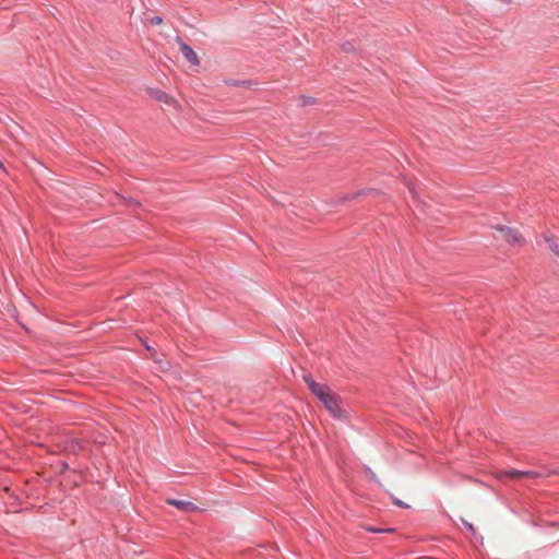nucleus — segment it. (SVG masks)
Masks as SVG:
<instances>
[{
  "label": "nucleus",
  "instance_id": "f03ea898",
  "mask_svg": "<svg viewBox=\"0 0 559 559\" xmlns=\"http://www.w3.org/2000/svg\"><path fill=\"white\" fill-rule=\"evenodd\" d=\"M495 228L499 230L502 234L504 240L512 246H522L525 242L524 238L516 229L504 225H497Z\"/></svg>",
  "mask_w": 559,
  "mask_h": 559
},
{
  "label": "nucleus",
  "instance_id": "2eb2a0df",
  "mask_svg": "<svg viewBox=\"0 0 559 559\" xmlns=\"http://www.w3.org/2000/svg\"><path fill=\"white\" fill-rule=\"evenodd\" d=\"M367 531L371 532V533H384V532H393L394 530L393 528H388V530H383V528H377V527H368Z\"/></svg>",
  "mask_w": 559,
  "mask_h": 559
},
{
  "label": "nucleus",
  "instance_id": "7ed1b4c3",
  "mask_svg": "<svg viewBox=\"0 0 559 559\" xmlns=\"http://www.w3.org/2000/svg\"><path fill=\"white\" fill-rule=\"evenodd\" d=\"M501 476L508 477L510 479H521V478H535L537 477V473L532 471H518V469H506L501 472Z\"/></svg>",
  "mask_w": 559,
  "mask_h": 559
},
{
  "label": "nucleus",
  "instance_id": "6ab92c4d",
  "mask_svg": "<svg viewBox=\"0 0 559 559\" xmlns=\"http://www.w3.org/2000/svg\"><path fill=\"white\" fill-rule=\"evenodd\" d=\"M0 169H1V170H3V171H5L4 166H3V164H2V162H1V160H0Z\"/></svg>",
  "mask_w": 559,
  "mask_h": 559
},
{
  "label": "nucleus",
  "instance_id": "ddd939ff",
  "mask_svg": "<svg viewBox=\"0 0 559 559\" xmlns=\"http://www.w3.org/2000/svg\"><path fill=\"white\" fill-rule=\"evenodd\" d=\"M462 523H463V525L466 527V530H467L468 532H471V534H473V535H475V534H476V530H475V527H474V525H473L472 523H469V522H467V521H465V520H463V519H462Z\"/></svg>",
  "mask_w": 559,
  "mask_h": 559
},
{
  "label": "nucleus",
  "instance_id": "9b49d317",
  "mask_svg": "<svg viewBox=\"0 0 559 559\" xmlns=\"http://www.w3.org/2000/svg\"><path fill=\"white\" fill-rule=\"evenodd\" d=\"M365 474L367 475V477L371 480V481H376V483H379L376 474L372 472V469L368 466L365 467L364 469Z\"/></svg>",
  "mask_w": 559,
  "mask_h": 559
},
{
  "label": "nucleus",
  "instance_id": "f8f14e48",
  "mask_svg": "<svg viewBox=\"0 0 559 559\" xmlns=\"http://www.w3.org/2000/svg\"><path fill=\"white\" fill-rule=\"evenodd\" d=\"M392 502H393V504H395L396 507H400V508H404V509L409 508L408 504H406L405 502H403L402 500H400L399 498H395V497H392Z\"/></svg>",
  "mask_w": 559,
  "mask_h": 559
},
{
  "label": "nucleus",
  "instance_id": "f3484780",
  "mask_svg": "<svg viewBox=\"0 0 559 559\" xmlns=\"http://www.w3.org/2000/svg\"><path fill=\"white\" fill-rule=\"evenodd\" d=\"M549 248L559 257V245L551 242L549 243Z\"/></svg>",
  "mask_w": 559,
  "mask_h": 559
},
{
  "label": "nucleus",
  "instance_id": "39448f33",
  "mask_svg": "<svg viewBox=\"0 0 559 559\" xmlns=\"http://www.w3.org/2000/svg\"><path fill=\"white\" fill-rule=\"evenodd\" d=\"M179 48L183 57L193 66H199L200 61L194 50L186 43L179 39Z\"/></svg>",
  "mask_w": 559,
  "mask_h": 559
},
{
  "label": "nucleus",
  "instance_id": "20e7f679",
  "mask_svg": "<svg viewBox=\"0 0 559 559\" xmlns=\"http://www.w3.org/2000/svg\"><path fill=\"white\" fill-rule=\"evenodd\" d=\"M166 503L183 512H195L200 510L194 503L179 499H167Z\"/></svg>",
  "mask_w": 559,
  "mask_h": 559
},
{
  "label": "nucleus",
  "instance_id": "9d476101",
  "mask_svg": "<svg viewBox=\"0 0 559 559\" xmlns=\"http://www.w3.org/2000/svg\"><path fill=\"white\" fill-rule=\"evenodd\" d=\"M344 52L350 53L355 51V47L350 41H345L341 45Z\"/></svg>",
  "mask_w": 559,
  "mask_h": 559
},
{
  "label": "nucleus",
  "instance_id": "f257e3e1",
  "mask_svg": "<svg viewBox=\"0 0 559 559\" xmlns=\"http://www.w3.org/2000/svg\"><path fill=\"white\" fill-rule=\"evenodd\" d=\"M304 381L310 392L323 404L333 418L346 419V411L341 407V397L329 385L318 383L310 373L304 374Z\"/></svg>",
  "mask_w": 559,
  "mask_h": 559
},
{
  "label": "nucleus",
  "instance_id": "6e6552de",
  "mask_svg": "<svg viewBox=\"0 0 559 559\" xmlns=\"http://www.w3.org/2000/svg\"><path fill=\"white\" fill-rule=\"evenodd\" d=\"M225 84L229 85V86L249 87L251 85V82L250 81H239V80L229 79V80L225 81Z\"/></svg>",
  "mask_w": 559,
  "mask_h": 559
},
{
  "label": "nucleus",
  "instance_id": "dca6fc26",
  "mask_svg": "<svg viewBox=\"0 0 559 559\" xmlns=\"http://www.w3.org/2000/svg\"><path fill=\"white\" fill-rule=\"evenodd\" d=\"M150 22L152 25H159L163 23V19L160 16H153Z\"/></svg>",
  "mask_w": 559,
  "mask_h": 559
},
{
  "label": "nucleus",
  "instance_id": "a211bd4d",
  "mask_svg": "<svg viewBox=\"0 0 559 559\" xmlns=\"http://www.w3.org/2000/svg\"><path fill=\"white\" fill-rule=\"evenodd\" d=\"M68 469H69L68 463L67 462H61V469H60V472L64 473Z\"/></svg>",
  "mask_w": 559,
  "mask_h": 559
},
{
  "label": "nucleus",
  "instance_id": "423d86ee",
  "mask_svg": "<svg viewBox=\"0 0 559 559\" xmlns=\"http://www.w3.org/2000/svg\"><path fill=\"white\" fill-rule=\"evenodd\" d=\"M148 94L160 103L170 104L173 102V98L167 93L157 88H150Z\"/></svg>",
  "mask_w": 559,
  "mask_h": 559
},
{
  "label": "nucleus",
  "instance_id": "0eeeda50",
  "mask_svg": "<svg viewBox=\"0 0 559 559\" xmlns=\"http://www.w3.org/2000/svg\"><path fill=\"white\" fill-rule=\"evenodd\" d=\"M376 192L373 189H362L357 192L347 193L342 197V201H352L360 195L369 194Z\"/></svg>",
  "mask_w": 559,
  "mask_h": 559
},
{
  "label": "nucleus",
  "instance_id": "1a4fd4ad",
  "mask_svg": "<svg viewBox=\"0 0 559 559\" xmlns=\"http://www.w3.org/2000/svg\"><path fill=\"white\" fill-rule=\"evenodd\" d=\"M301 106H312L317 104V99L311 96H300Z\"/></svg>",
  "mask_w": 559,
  "mask_h": 559
},
{
  "label": "nucleus",
  "instance_id": "4468645a",
  "mask_svg": "<svg viewBox=\"0 0 559 559\" xmlns=\"http://www.w3.org/2000/svg\"><path fill=\"white\" fill-rule=\"evenodd\" d=\"M404 182H405V186L408 188L409 192L412 193L413 197H416V189L415 187L413 186V183L407 180V179H404Z\"/></svg>",
  "mask_w": 559,
  "mask_h": 559
}]
</instances>
